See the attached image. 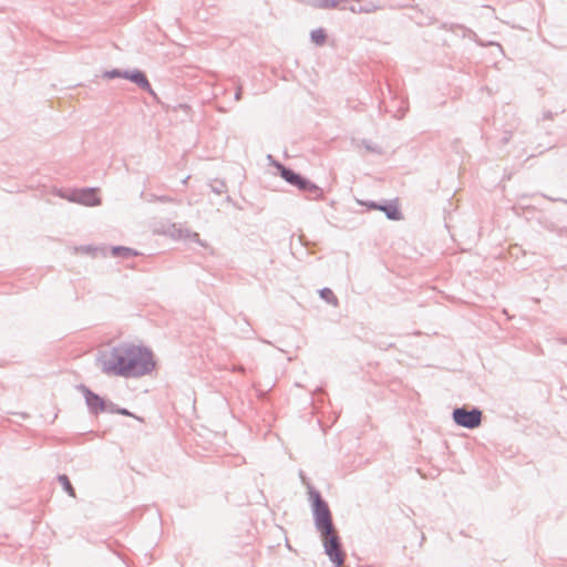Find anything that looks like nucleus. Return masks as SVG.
<instances>
[{"mask_svg":"<svg viewBox=\"0 0 567 567\" xmlns=\"http://www.w3.org/2000/svg\"><path fill=\"white\" fill-rule=\"evenodd\" d=\"M234 97L236 101H240L243 99V87L241 86L237 87Z\"/></svg>","mask_w":567,"mask_h":567,"instance_id":"29","label":"nucleus"},{"mask_svg":"<svg viewBox=\"0 0 567 567\" xmlns=\"http://www.w3.org/2000/svg\"><path fill=\"white\" fill-rule=\"evenodd\" d=\"M135 85H137L141 90L147 92L153 97L154 102H156L157 104L162 103L161 99L158 97V95L153 90V87L151 85V82L148 81V79L146 76V73L144 71L138 76L137 82L135 83Z\"/></svg>","mask_w":567,"mask_h":567,"instance_id":"12","label":"nucleus"},{"mask_svg":"<svg viewBox=\"0 0 567 567\" xmlns=\"http://www.w3.org/2000/svg\"><path fill=\"white\" fill-rule=\"evenodd\" d=\"M109 413L121 414V415H124V416H132V417H135L137 420H141L140 417L134 415L130 410H127L126 408H121L117 404H115L114 402H112V404L109 405Z\"/></svg>","mask_w":567,"mask_h":567,"instance_id":"18","label":"nucleus"},{"mask_svg":"<svg viewBox=\"0 0 567 567\" xmlns=\"http://www.w3.org/2000/svg\"><path fill=\"white\" fill-rule=\"evenodd\" d=\"M126 379L141 378L155 369L154 354L145 346L127 343Z\"/></svg>","mask_w":567,"mask_h":567,"instance_id":"2","label":"nucleus"},{"mask_svg":"<svg viewBox=\"0 0 567 567\" xmlns=\"http://www.w3.org/2000/svg\"><path fill=\"white\" fill-rule=\"evenodd\" d=\"M226 202L230 203V202H231V197H230V196H227V197H226Z\"/></svg>","mask_w":567,"mask_h":567,"instance_id":"35","label":"nucleus"},{"mask_svg":"<svg viewBox=\"0 0 567 567\" xmlns=\"http://www.w3.org/2000/svg\"><path fill=\"white\" fill-rule=\"evenodd\" d=\"M309 503L317 532L322 539L324 554L329 557L333 567H341L344 561V553L341 540L336 532L332 513L328 502L313 486H308Z\"/></svg>","mask_w":567,"mask_h":567,"instance_id":"1","label":"nucleus"},{"mask_svg":"<svg viewBox=\"0 0 567 567\" xmlns=\"http://www.w3.org/2000/svg\"><path fill=\"white\" fill-rule=\"evenodd\" d=\"M56 480L58 482L60 483L61 487L63 488V491L70 496V497H73L75 498L76 497V493H75V488L73 487L69 476L66 474H59L56 476Z\"/></svg>","mask_w":567,"mask_h":567,"instance_id":"13","label":"nucleus"},{"mask_svg":"<svg viewBox=\"0 0 567 567\" xmlns=\"http://www.w3.org/2000/svg\"><path fill=\"white\" fill-rule=\"evenodd\" d=\"M71 203L81 204L84 206H97L101 204V197L99 196V189L96 187H84L80 189H73L68 195H60Z\"/></svg>","mask_w":567,"mask_h":567,"instance_id":"6","label":"nucleus"},{"mask_svg":"<svg viewBox=\"0 0 567 567\" xmlns=\"http://www.w3.org/2000/svg\"><path fill=\"white\" fill-rule=\"evenodd\" d=\"M111 255L114 258L130 259L132 257L140 256L141 252L126 246H112Z\"/></svg>","mask_w":567,"mask_h":567,"instance_id":"11","label":"nucleus"},{"mask_svg":"<svg viewBox=\"0 0 567 567\" xmlns=\"http://www.w3.org/2000/svg\"><path fill=\"white\" fill-rule=\"evenodd\" d=\"M361 145L368 152L375 153V154H379V155H381L383 153L382 148L379 145L374 144L373 142H371L369 140H362L361 141Z\"/></svg>","mask_w":567,"mask_h":567,"instance_id":"21","label":"nucleus"},{"mask_svg":"<svg viewBox=\"0 0 567 567\" xmlns=\"http://www.w3.org/2000/svg\"><path fill=\"white\" fill-rule=\"evenodd\" d=\"M209 188L217 195H221L227 192V185L225 181L218 178H215L209 183Z\"/></svg>","mask_w":567,"mask_h":567,"instance_id":"17","label":"nucleus"},{"mask_svg":"<svg viewBox=\"0 0 567 567\" xmlns=\"http://www.w3.org/2000/svg\"><path fill=\"white\" fill-rule=\"evenodd\" d=\"M189 238L195 241V243H198L199 245L204 246V244L202 243L200 240V237H199V234L198 233H192L189 235Z\"/></svg>","mask_w":567,"mask_h":567,"instance_id":"27","label":"nucleus"},{"mask_svg":"<svg viewBox=\"0 0 567 567\" xmlns=\"http://www.w3.org/2000/svg\"><path fill=\"white\" fill-rule=\"evenodd\" d=\"M143 73L142 70L140 69H133V70H125V79L124 80H127L132 83H136L137 82V79L138 76Z\"/></svg>","mask_w":567,"mask_h":567,"instance_id":"22","label":"nucleus"},{"mask_svg":"<svg viewBox=\"0 0 567 567\" xmlns=\"http://www.w3.org/2000/svg\"><path fill=\"white\" fill-rule=\"evenodd\" d=\"M509 138H511V136L506 134V135L502 138L503 144L508 143Z\"/></svg>","mask_w":567,"mask_h":567,"instance_id":"32","label":"nucleus"},{"mask_svg":"<svg viewBox=\"0 0 567 567\" xmlns=\"http://www.w3.org/2000/svg\"><path fill=\"white\" fill-rule=\"evenodd\" d=\"M450 30L451 32L453 33H457V31H461L462 32V38H468L471 39L472 41H474L475 43H477L478 45L481 47H484L485 44L478 39L477 34L470 28H466L465 25L463 24H456V23H452L450 25V28L447 29Z\"/></svg>","mask_w":567,"mask_h":567,"instance_id":"10","label":"nucleus"},{"mask_svg":"<svg viewBox=\"0 0 567 567\" xmlns=\"http://www.w3.org/2000/svg\"><path fill=\"white\" fill-rule=\"evenodd\" d=\"M76 389L82 393L85 405L91 415L97 416L101 413H109V405L112 404V401L95 393L83 383L76 385Z\"/></svg>","mask_w":567,"mask_h":567,"instance_id":"5","label":"nucleus"},{"mask_svg":"<svg viewBox=\"0 0 567 567\" xmlns=\"http://www.w3.org/2000/svg\"><path fill=\"white\" fill-rule=\"evenodd\" d=\"M298 189L308 200H321L324 198L323 189L306 176Z\"/></svg>","mask_w":567,"mask_h":567,"instance_id":"7","label":"nucleus"},{"mask_svg":"<svg viewBox=\"0 0 567 567\" xmlns=\"http://www.w3.org/2000/svg\"><path fill=\"white\" fill-rule=\"evenodd\" d=\"M545 198H547L548 200L550 202H561L564 204L567 205V199H564V198H559V197H550V196H547V195H543Z\"/></svg>","mask_w":567,"mask_h":567,"instance_id":"28","label":"nucleus"},{"mask_svg":"<svg viewBox=\"0 0 567 567\" xmlns=\"http://www.w3.org/2000/svg\"><path fill=\"white\" fill-rule=\"evenodd\" d=\"M362 206H365L370 210H379L381 202H374V200H367V202H360Z\"/></svg>","mask_w":567,"mask_h":567,"instance_id":"25","label":"nucleus"},{"mask_svg":"<svg viewBox=\"0 0 567 567\" xmlns=\"http://www.w3.org/2000/svg\"><path fill=\"white\" fill-rule=\"evenodd\" d=\"M127 355V343H120L110 351L100 352L96 360L104 374L126 378Z\"/></svg>","mask_w":567,"mask_h":567,"instance_id":"3","label":"nucleus"},{"mask_svg":"<svg viewBox=\"0 0 567 567\" xmlns=\"http://www.w3.org/2000/svg\"><path fill=\"white\" fill-rule=\"evenodd\" d=\"M554 233L559 236V237H564L567 235V225L566 226H558L557 225V230H554Z\"/></svg>","mask_w":567,"mask_h":567,"instance_id":"26","label":"nucleus"},{"mask_svg":"<svg viewBox=\"0 0 567 567\" xmlns=\"http://www.w3.org/2000/svg\"><path fill=\"white\" fill-rule=\"evenodd\" d=\"M278 175L289 185L299 188L305 175L293 171L288 166H281V169L278 172Z\"/></svg>","mask_w":567,"mask_h":567,"instance_id":"9","label":"nucleus"},{"mask_svg":"<svg viewBox=\"0 0 567 567\" xmlns=\"http://www.w3.org/2000/svg\"><path fill=\"white\" fill-rule=\"evenodd\" d=\"M258 398L264 400L266 398V392L265 391H258Z\"/></svg>","mask_w":567,"mask_h":567,"instance_id":"31","label":"nucleus"},{"mask_svg":"<svg viewBox=\"0 0 567 567\" xmlns=\"http://www.w3.org/2000/svg\"><path fill=\"white\" fill-rule=\"evenodd\" d=\"M374 9V7L372 6H362V4H359V6H350L349 7V10L353 13H368V12H371L372 10Z\"/></svg>","mask_w":567,"mask_h":567,"instance_id":"23","label":"nucleus"},{"mask_svg":"<svg viewBox=\"0 0 567 567\" xmlns=\"http://www.w3.org/2000/svg\"><path fill=\"white\" fill-rule=\"evenodd\" d=\"M561 215H563L561 213H556V214H554V217H556L558 220H561V218H560Z\"/></svg>","mask_w":567,"mask_h":567,"instance_id":"34","label":"nucleus"},{"mask_svg":"<svg viewBox=\"0 0 567 567\" xmlns=\"http://www.w3.org/2000/svg\"><path fill=\"white\" fill-rule=\"evenodd\" d=\"M266 159L270 166L277 169V173L281 169V166H285V164L276 159L271 154H268Z\"/></svg>","mask_w":567,"mask_h":567,"instance_id":"24","label":"nucleus"},{"mask_svg":"<svg viewBox=\"0 0 567 567\" xmlns=\"http://www.w3.org/2000/svg\"><path fill=\"white\" fill-rule=\"evenodd\" d=\"M327 31L323 28L315 29L310 32V39L316 45H323L327 42Z\"/></svg>","mask_w":567,"mask_h":567,"instance_id":"14","label":"nucleus"},{"mask_svg":"<svg viewBox=\"0 0 567 567\" xmlns=\"http://www.w3.org/2000/svg\"><path fill=\"white\" fill-rule=\"evenodd\" d=\"M537 224L547 231L557 230V224L548 216L542 214L536 218Z\"/></svg>","mask_w":567,"mask_h":567,"instance_id":"15","label":"nucleus"},{"mask_svg":"<svg viewBox=\"0 0 567 567\" xmlns=\"http://www.w3.org/2000/svg\"><path fill=\"white\" fill-rule=\"evenodd\" d=\"M148 203L159 202V203H175L176 200L167 195H155L150 194L146 198Z\"/></svg>","mask_w":567,"mask_h":567,"instance_id":"20","label":"nucleus"},{"mask_svg":"<svg viewBox=\"0 0 567 567\" xmlns=\"http://www.w3.org/2000/svg\"><path fill=\"white\" fill-rule=\"evenodd\" d=\"M125 70H121V69H112V70H106L102 73V78L103 79H109V80H112V79H125Z\"/></svg>","mask_w":567,"mask_h":567,"instance_id":"19","label":"nucleus"},{"mask_svg":"<svg viewBox=\"0 0 567 567\" xmlns=\"http://www.w3.org/2000/svg\"><path fill=\"white\" fill-rule=\"evenodd\" d=\"M85 250L86 251H94V250H96V248H94L93 246L89 245V246L85 247Z\"/></svg>","mask_w":567,"mask_h":567,"instance_id":"33","label":"nucleus"},{"mask_svg":"<svg viewBox=\"0 0 567 567\" xmlns=\"http://www.w3.org/2000/svg\"><path fill=\"white\" fill-rule=\"evenodd\" d=\"M319 296L322 300H324L329 305H333V306L338 305V298L334 296L333 291L328 287L321 288L319 290Z\"/></svg>","mask_w":567,"mask_h":567,"instance_id":"16","label":"nucleus"},{"mask_svg":"<svg viewBox=\"0 0 567 567\" xmlns=\"http://www.w3.org/2000/svg\"><path fill=\"white\" fill-rule=\"evenodd\" d=\"M379 210L383 212L389 220L399 221L403 219L398 199L382 200Z\"/></svg>","mask_w":567,"mask_h":567,"instance_id":"8","label":"nucleus"},{"mask_svg":"<svg viewBox=\"0 0 567 567\" xmlns=\"http://www.w3.org/2000/svg\"><path fill=\"white\" fill-rule=\"evenodd\" d=\"M542 118H543L544 121H546V120H553V118H554V114H553V112H551V111H545V112L543 113Z\"/></svg>","mask_w":567,"mask_h":567,"instance_id":"30","label":"nucleus"},{"mask_svg":"<svg viewBox=\"0 0 567 567\" xmlns=\"http://www.w3.org/2000/svg\"><path fill=\"white\" fill-rule=\"evenodd\" d=\"M483 412L477 406H456L452 411L453 422L461 427L474 430L482 424Z\"/></svg>","mask_w":567,"mask_h":567,"instance_id":"4","label":"nucleus"}]
</instances>
